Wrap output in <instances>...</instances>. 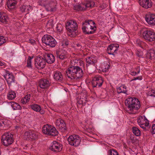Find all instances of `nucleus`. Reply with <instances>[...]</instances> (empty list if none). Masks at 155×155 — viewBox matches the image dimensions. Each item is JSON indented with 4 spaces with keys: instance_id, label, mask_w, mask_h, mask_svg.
I'll use <instances>...</instances> for the list:
<instances>
[{
    "instance_id": "1",
    "label": "nucleus",
    "mask_w": 155,
    "mask_h": 155,
    "mask_svg": "<svg viewBox=\"0 0 155 155\" xmlns=\"http://www.w3.org/2000/svg\"><path fill=\"white\" fill-rule=\"evenodd\" d=\"M66 74L71 79L78 80L81 78L83 73L82 69L78 66H71L66 71Z\"/></svg>"
},
{
    "instance_id": "2",
    "label": "nucleus",
    "mask_w": 155,
    "mask_h": 155,
    "mask_svg": "<svg viewBox=\"0 0 155 155\" xmlns=\"http://www.w3.org/2000/svg\"><path fill=\"white\" fill-rule=\"evenodd\" d=\"M95 23L92 20H86L82 23V30L85 34H92L95 32L96 27L95 25Z\"/></svg>"
},
{
    "instance_id": "3",
    "label": "nucleus",
    "mask_w": 155,
    "mask_h": 155,
    "mask_svg": "<svg viewBox=\"0 0 155 155\" xmlns=\"http://www.w3.org/2000/svg\"><path fill=\"white\" fill-rule=\"evenodd\" d=\"M125 103L128 109L131 111L137 110L140 107V101L135 97H130L127 98L125 101Z\"/></svg>"
},
{
    "instance_id": "4",
    "label": "nucleus",
    "mask_w": 155,
    "mask_h": 155,
    "mask_svg": "<svg viewBox=\"0 0 155 155\" xmlns=\"http://www.w3.org/2000/svg\"><path fill=\"white\" fill-rule=\"evenodd\" d=\"M65 27L68 31L69 32L72 36H73L77 35L78 26L75 21L69 20L66 23Z\"/></svg>"
},
{
    "instance_id": "5",
    "label": "nucleus",
    "mask_w": 155,
    "mask_h": 155,
    "mask_svg": "<svg viewBox=\"0 0 155 155\" xmlns=\"http://www.w3.org/2000/svg\"><path fill=\"white\" fill-rule=\"evenodd\" d=\"M42 41L46 45L53 48L55 46L57 42L55 39L50 35H45L42 38Z\"/></svg>"
},
{
    "instance_id": "6",
    "label": "nucleus",
    "mask_w": 155,
    "mask_h": 155,
    "mask_svg": "<svg viewBox=\"0 0 155 155\" xmlns=\"http://www.w3.org/2000/svg\"><path fill=\"white\" fill-rule=\"evenodd\" d=\"M13 135L10 133H5L2 137L1 140L5 146H7L11 144L13 141Z\"/></svg>"
},
{
    "instance_id": "7",
    "label": "nucleus",
    "mask_w": 155,
    "mask_h": 155,
    "mask_svg": "<svg viewBox=\"0 0 155 155\" xmlns=\"http://www.w3.org/2000/svg\"><path fill=\"white\" fill-rule=\"evenodd\" d=\"M143 38L146 41L152 42L155 40V33L152 30H147L143 33Z\"/></svg>"
},
{
    "instance_id": "8",
    "label": "nucleus",
    "mask_w": 155,
    "mask_h": 155,
    "mask_svg": "<svg viewBox=\"0 0 155 155\" xmlns=\"http://www.w3.org/2000/svg\"><path fill=\"white\" fill-rule=\"evenodd\" d=\"M68 140L69 143L71 145L75 147L78 146L81 142L80 138L78 135H74L69 136Z\"/></svg>"
},
{
    "instance_id": "9",
    "label": "nucleus",
    "mask_w": 155,
    "mask_h": 155,
    "mask_svg": "<svg viewBox=\"0 0 155 155\" xmlns=\"http://www.w3.org/2000/svg\"><path fill=\"white\" fill-rule=\"evenodd\" d=\"M102 78L99 75H96L93 78L91 83L93 87H101L103 83Z\"/></svg>"
},
{
    "instance_id": "10",
    "label": "nucleus",
    "mask_w": 155,
    "mask_h": 155,
    "mask_svg": "<svg viewBox=\"0 0 155 155\" xmlns=\"http://www.w3.org/2000/svg\"><path fill=\"white\" fill-rule=\"evenodd\" d=\"M46 61L44 58L41 57L37 58L35 60V65L38 69L44 68L45 66Z\"/></svg>"
},
{
    "instance_id": "11",
    "label": "nucleus",
    "mask_w": 155,
    "mask_h": 155,
    "mask_svg": "<svg viewBox=\"0 0 155 155\" xmlns=\"http://www.w3.org/2000/svg\"><path fill=\"white\" fill-rule=\"evenodd\" d=\"M145 19L147 23L151 26L155 25V15L148 13L145 15Z\"/></svg>"
},
{
    "instance_id": "12",
    "label": "nucleus",
    "mask_w": 155,
    "mask_h": 155,
    "mask_svg": "<svg viewBox=\"0 0 155 155\" xmlns=\"http://www.w3.org/2000/svg\"><path fill=\"white\" fill-rule=\"evenodd\" d=\"M119 45L117 44H111L109 45L107 48V52L110 54L114 55L117 54L118 50Z\"/></svg>"
},
{
    "instance_id": "13",
    "label": "nucleus",
    "mask_w": 155,
    "mask_h": 155,
    "mask_svg": "<svg viewBox=\"0 0 155 155\" xmlns=\"http://www.w3.org/2000/svg\"><path fill=\"white\" fill-rule=\"evenodd\" d=\"M55 124L57 129L60 130L62 132H65L67 129L66 124L64 120L60 118L57 119Z\"/></svg>"
},
{
    "instance_id": "14",
    "label": "nucleus",
    "mask_w": 155,
    "mask_h": 155,
    "mask_svg": "<svg viewBox=\"0 0 155 155\" xmlns=\"http://www.w3.org/2000/svg\"><path fill=\"white\" fill-rule=\"evenodd\" d=\"M62 148V145L56 141H53L52 145L49 148L51 150L55 152L61 151Z\"/></svg>"
},
{
    "instance_id": "15",
    "label": "nucleus",
    "mask_w": 155,
    "mask_h": 155,
    "mask_svg": "<svg viewBox=\"0 0 155 155\" xmlns=\"http://www.w3.org/2000/svg\"><path fill=\"white\" fill-rule=\"evenodd\" d=\"M11 125L10 121L6 119H0V127L1 129L6 130L9 128Z\"/></svg>"
},
{
    "instance_id": "16",
    "label": "nucleus",
    "mask_w": 155,
    "mask_h": 155,
    "mask_svg": "<svg viewBox=\"0 0 155 155\" xmlns=\"http://www.w3.org/2000/svg\"><path fill=\"white\" fill-rule=\"evenodd\" d=\"M87 62L86 66L87 68L90 65L95 66V64L97 62V60L96 57L91 56L87 57L86 58Z\"/></svg>"
},
{
    "instance_id": "17",
    "label": "nucleus",
    "mask_w": 155,
    "mask_h": 155,
    "mask_svg": "<svg viewBox=\"0 0 155 155\" xmlns=\"http://www.w3.org/2000/svg\"><path fill=\"white\" fill-rule=\"evenodd\" d=\"M140 5L146 9L150 8L152 6L151 0H139Z\"/></svg>"
},
{
    "instance_id": "18",
    "label": "nucleus",
    "mask_w": 155,
    "mask_h": 155,
    "mask_svg": "<svg viewBox=\"0 0 155 155\" xmlns=\"http://www.w3.org/2000/svg\"><path fill=\"white\" fill-rule=\"evenodd\" d=\"M4 78L9 86L12 84L14 83L15 81V77L12 74L7 73Z\"/></svg>"
},
{
    "instance_id": "19",
    "label": "nucleus",
    "mask_w": 155,
    "mask_h": 155,
    "mask_svg": "<svg viewBox=\"0 0 155 155\" xmlns=\"http://www.w3.org/2000/svg\"><path fill=\"white\" fill-rule=\"evenodd\" d=\"M50 85L49 81L46 79H41L39 81L40 87L43 89H46L48 88Z\"/></svg>"
},
{
    "instance_id": "20",
    "label": "nucleus",
    "mask_w": 155,
    "mask_h": 155,
    "mask_svg": "<svg viewBox=\"0 0 155 155\" xmlns=\"http://www.w3.org/2000/svg\"><path fill=\"white\" fill-rule=\"evenodd\" d=\"M54 78L57 81L61 82L63 81V77L61 72L58 71L54 72Z\"/></svg>"
},
{
    "instance_id": "21",
    "label": "nucleus",
    "mask_w": 155,
    "mask_h": 155,
    "mask_svg": "<svg viewBox=\"0 0 155 155\" xmlns=\"http://www.w3.org/2000/svg\"><path fill=\"white\" fill-rule=\"evenodd\" d=\"M56 54L57 57L59 58L62 60L65 59L67 57L66 56L67 52L62 49L57 51Z\"/></svg>"
},
{
    "instance_id": "22",
    "label": "nucleus",
    "mask_w": 155,
    "mask_h": 155,
    "mask_svg": "<svg viewBox=\"0 0 155 155\" xmlns=\"http://www.w3.org/2000/svg\"><path fill=\"white\" fill-rule=\"evenodd\" d=\"M46 62L49 64L53 63L55 61L54 56L51 54H46L44 57Z\"/></svg>"
},
{
    "instance_id": "23",
    "label": "nucleus",
    "mask_w": 155,
    "mask_h": 155,
    "mask_svg": "<svg viewBox=\"0 0 155 155\" xmlns=\"http://www.w3.org/2000/svg\"><path fill=\"white\" fill-rule=\"evenodd\" d=\"M32 6L30 5H23L20 7V10L22 13L26 12L28 13L29 11L32 10Z\"/></svg>"
},
{
    "instance_id": "24",
    "label": "nucleus",
    "mask_w": 155,
    "mask_h": 155,
    "mask_svg": "<svg viewBox=\"0 0 155 155\" xmlns=\"http://www.w3.org/2000/svg\"><path fill=\"white\" fill-rule=\"evenodd\" d=\"M55 5L54 2H51L49 4H47L45 6V8L48 11H54L56 10Z\"/></svg>"
},
{
    "instance_id": "25",
    "label": "nucleus",
    "mask_w": 155,
    "mask_h": 155,
    "mask_svg": "<svg viewBox=\"0 0 155 155\" xmlns=\"http://www.w3.org/2000/svg\"><path fill=\"white\" fill-rule=\"evenodd\" d=\"M49 129L48 135L55 136L58 135V131L55 127L50 125Z\"/></svg>"
},
{
    "instance_id": "26",
    "label": "nucleus",
    "mask_w": 155,
    "mask_h": 155,
    "mask_svg": "<svg viewBox=\"0 0 155 155\" xmlns=\"http://www.w3.org/2000/svg\"><path fill=\"white\" fill-rule=\"evenodd\" d=\"M16 4V1L14 0H9L8 1L7 3V5L8 8L10 9H14Z\"/></svg>"
},
{
    "instance_id": "27",
    "label": "nucleus",
    "mask_w": 155,
    "mask_h": 155,
    "mask_svg": "<svg viewBox=\"0 0 155 155\" xmlns=\"http://www.w3.org/2000/svg\"><path fill=\"white\" fill-rule=\"evenodd\" d=\"M126 89V87L125 86L122 85L120 87L117 88V92L118 94L123 93L126 94L127 92Z\"/></svg>"
},
{
    "instance_id": "28",
    "label": "nucleus",
    "mask_w": 155,
    "mask_h": 155,
    "mask_svg": "<svg viewBox=\"0 0 155 155\" xmlns=\"http://www.w3.org/2000/svg\"><path fill=\"white\" fill-rule=\"evenodd\" d=\"M7 96L8 99L11 100L15 98L16 94L15 91L9 90Z\"/></svg>"
},
{
    "instance_id": "29",
    "label": "nucleus",
    "mask_w": 155,
    "mask_h": 155,
    "mask_svg": "<svg viewBox=\"0 0 155 155\" xmlns=\"http://www.w3.org/2000/svg\"><path fill=\"white\" fill-rule=\"evenodd\" d=\"M73 9L78 11H81L85 10V8L83 6V4L82 5H77L74 6Z\"/></svg>"
},
{
    "instance_id": "30",
    "label": "nucleus",
    "mask_w": 155,
    "mask_h": 155,
    "mask_svg": "<svg viewBox=\"0 0 155 155\" xmlns=\"http://www.w3.org/2000/svg\"><path fill=\"white\" fill-rule=\"evenodd\" d=\"M50 126L46 124L43 126L42 129V132L44 134L48 135Z\"/></svg>"
},
{
    "instance_id": "31",
    "label": "nucleus",
    "mask_w": 155,
    "mask_h": 155,
    "mask_svg": "<svg viewBox=\"0 0 155 155\" xmlns=\"http://www.w3.org/2000/svg\"><path fill=\"white\" fill-rule=\"evenodd\" d=\"M137 121L139 125H143L145 124L146 123H149L148 120L145 117L144 119L142 117L139 118L137 120Z\"/></svg>"
},
{
    "instance_id": "32",
    "label": "nucleus",
    "mask_w": 155,
    "mask_h": 155,
    "mask_svg": "<svg viewBox=\"0 0 155 155\" xmlns=\"http://www.w3.org/2000/svg\"><path fill=\"white\" fill-rule=\"evenodd\" d=\"M8 18L6 16L0 12V21L2 23L6 24L8 22Z\"/></svg>"
},
{
    "instance_id": "33",
    "label": "nucleus",
    "mask_w": 155,
    "mask_h": 155,
    "mask_svg": "<svg viewBox=\"0 0 155 155\" xmlns=\"http://www.w3.org/2000/svg\"><path fill=\"white\" fill-rule=\"evenodd\" d=\"M11 106L14 110H21V107L20 105L18 103L13 102L12 103Z\"/></svg>"
},
{
    "instance_id": "34",
    "label": "nucleus",
    "mask_w": 155,
    "mask_h": 155,
    "mask_svg": "<svg viewBox=\"0 0 155 155\" xmlns=\"http://www.w3.org/2000/svg\"><path fill=\"white\" fill-rule=\"evenodd\" d=\"M83 4L85 10L87 8L93 7L94 5V3L93 1L88 2Z\"/></svg>"
},
{
    "instance_id": "35",
    "label": "nucleus",
    "mask_w": 155,
    "mask_h": 155,
    "mask_svg": "<svg viewBox=\"0 0 155 155\" xmlns=\"http://www.w3.org/2000/svg\"><path fill=\"white\" fill-rule=\"evenodd\" d=\"M132 129L133 133L135 136H139L140 135V131L137 128L133 127H132Z\"/></svg>"
},
{
    "instance_id": "36",
    "label": "nucleus",
    "mask_w": 155,
    "mask_h": 155,
    "mask_svg": "<svg viewBox=\"0 0 155 155\" xmlns=\"http://www.w3.org/2000/svg\"><path fill=\"white\" fill-rule=\"evenodd\" d=\"M31 95L30 94H28L25 96L24 98L21 99V102L23 104H25L27 102L29 101L30 99Z\"/></svg>"
},
{
    "instance_id": "37",
    "label": "nucleus",
    "mask_w": 155,
    "mask_h": 155,
    "mask_svg": "<svg viewBox=\"0 0 155 155\" xmlns=\"http://www.w3.org/2000/svg\"><path fill=\"white\" fill-rule=\"evenodd\" d=\"M63 25L59 24L57 25L56 27V30L57 33H60L63 31Z\"/></svg>"
},
{
    "instance_id": "38",
    "label": "nucleus",
    "mask_w": 155,
    "mask_h": 155,
    "mask_svg": "<svg viewBox=\"0 0 155 155\" xmlns=\"http://www.w3.org/2000/svg\"><path fill=\"white\" fill-rule=\"evenodd\" d=\"M30 138L32 140H35L38 137V133L34 131L30 130Z\"/></svg>"
},
{
    "instance_id": "39",
    "label": "nucleus",
    "mask_w": 155,
    "mask_h": 155,
    "mask_svg": "<svg viewBox=\"0 0 155 155\" xmlns=\"http://www.w3.org/2000/svg\"><path fill=\"white\" fill-rule=\"evenodd\" d=\"M31 107L33 110L37 112H38L41 109V106L36 104L31 105Z\"/></svg>"
},
{
    "instance_id": "40",
    "label": "nucleus",
    "mask_w": 155,
    "mask_h": 155,
    "mask_svg": "<svg viewBox=\"0 0 155 155\" xmlns=\"http://www.w3.org/2000/svg\"><path fill=\"white\" fill-rule=\"evenodd\" d=\"M24 138L26 140H29L30 138V130L25 132L24 135Z\"/></svg>"
},
{
    "instance_id": "41",
    "label": "nucleus",
    "mask_w": 155,
    "mask_h": 155,
    "mask_svg": "<svg viewBox=\"0 0 155 155\" xmlns=\"http://www.w3.org/2000/svg\"><path fill=\"white\" fill-rule=\"evenodd\" d=\"M33 58V57H31L29 56L28 58L27 66L29 68H31V60Z\"/></svg>"
},
{
    "instance_id": "42",
    "label": "nucleus",
    "mask_w": 155,
    "mask_h": 155,
    "mask_svg": "<svg viewBox=\"0 0 155 155\" xmlns=\"http://www.w3.org/2000/svg\"><path fill=\"white\" fill-rule=\"evenodd\" d=\"M149 123H146L143 125H140V127L145 130H148L149 129Z\"/></svg>"
},
{
    "instance_id": "43",
    "label": "nucleus",
    "mask_w": 155,
    "mask_h": 155,
    "mask_svg": "<svg viewBox=\"0 0 155 155\" xmlns=\"http://www.w3.org/2000/svg\"><path fill=\"white\" fill-rule=\"evenodd\" d=\"M136 70L137 71H131L130 74L133 76H135L137 74L139 73L140 72V69L138 68H136Z\"/></svg>"
},
{
    "instance_id": "44",
    "label": "nucleus",
    "mask_w": 155,
    "mask_h": 155,
    "mask_svg": "<svg viewBox=\"0 0 155 155\" xmlns=\"http://www.w3.org/2000/svg\"><path fill=\"white\" fill-rule=\"evenodd\" d=\"M147 95L150 96L155 97V90L149 91L147 93Z\"/></svg>"
},
{
    "instance_id": "45",
    "label": "nucleus",
    "mask_w": 155,
    "mask_h": 155,
    "mask_svg": "<svg viewBox=\"0 0 155 155\" xmlns=\"http://www.w3.org/2000/svg\"><path fill=\"white\" fill-rule=\"evenodd\" d=\"M136 44L140 47H142V45L144 44L143 42L139 39H137L136 41Z\"/></svg>"
},
{
    "instance_id": "46",
    "label": "nucleus",
    "mask_w": 155,
    "mask_h": 155,
    "mask_svg": "<svg viewBox=\"0 0 155 155\" xmlns=\"http://www.w3.org/2000/svg\"><path fill=\"white\" fill-rule=\"evenodd\" d=\"M5 38L3 36H0V46L5 42Z\"/></svg>"
},
{
    "instance_id": "47",
    "label": "nucleus",
    "mask_w": 155,
    "mask_h": 155,
    "mask_svg": "<svg viewBox=\"0 0 155 155\" xmlns=\"http://www.w3.org/2000/svg\"><path fill=\"white\" fill-rule=\"evenodd\" d=\"M109 155H118L117 152L114 150L109 151Z\"/></svg>"
},
{
    "instance_id": "48",
    "label": "nucleus",
    "mask_w": 155,
    "mask_h": 155,
    "mask_svg": "<svg viewBox=\"0 0 155 155\" xmlns=\"http://www.w3.org/2000/svg\"><path fill=\"white\" fill-rule=\"evenodd\" d=\"M149 55V56H150V58L151 59L154 58H155V52L153 51L152 52H150Z\"/></svg>"
},
{
    "instance_id": "49",
    "label": "nucleus",
    "mask_w": 155,
    "mask_h": 155,
    "mask_svg": "<svg viewBox=\"0 0 155 155\" xmlns=\"http://www.w3.org/2000/svg\"><path fill=\"white\" fill-rule=\"evenodd\" d=\"M62 43V45L63 46H67L69 45L68 40L67 39L64 40L63 41Z\"/></svg>"
},
{
    "instance_id": "50",
    "label": "nucleus",
    "mask_w": 155,
    "mask_h": 155,
    "mask_svg": "<svg viewBox=\"0 0 155 155\" xmlns=\"http://www.w3.org/2000/svg\"><path fill=\"white\" fill-rule=\"evenodd\" d=\"M80 100H81V102H82L83 105V106L85 105L87 101L86 98L85 97H84L83 98H81Z\"/></svg>"
},
{
    "instance_id": "51",
    "label": "nucleus",
    "mask_w": 155,
    "mask_h": 155,
    "mask_svg": "<svg viewBox=\"0 0 155 155\" xmlns=\"http://www.w3.org/2000/svg\"><path fill=\"white\" fill-rule=\"evenodd\" d=\"M142 79V78L141 76L137 77H134L131 80V81H136L137 80H141Z\"/></svg>"
},
{
    "instance_id": "52",
    "label": "nucleus",
    "mask_w": 155,
    "mask_h": 155,
    "mask_svg": "<svg viewBox=\"0 0 155 155\" xmlns=\"http://www.w3.org/2000/svg\"><path fill=\"white\" fill-rule=\"evenodd\" d=\"M77 105L78 107H81L83 105L82 102H81V100L79 99L77 102Z\"/></svg>"
},
{
    "instance_id": "53",
    "label": "nucleus",
    "mask_w": 155,
    "mask_h": 155,
    "mask_svg": "<svg viewBox=\"0 0 155 155\" xmlns=\"http://www.w3.org/2000/svg\"><path fill=\"white\" fill-rule=\"evenodd\" d=\"M152 130L151 131V133L153 134H155V124H153L152 127Z\"/></svg>"
},
{
    "instance_id": "54",
    "label": "nucleus",
    "mask_w": 155,
    "mask_h": 155,
    "mask_svg": "<svg viewBox=\"0 0 155 155\" xmlns=\"http://www.w3.org/2000/svg\"><path fill=\"white\" fill-rule=\"evenodd\" d=\"M3 84L1 81H0V91H2L3 89Z\"/></svg>"
},
{
    "instance_id": "55",
    "label": "nucleus",
    "mask_w": 155,
    "mask_h": 155,
    "mask_svg": "<svg viewBox=\"0 0 155 155\" xmlns=\"http://www.w3.org/2000/svg\"><path fill=\"white\" fill-rule=\"evenodd\" d=\"M29 42L32 45H34L35 43V41L33 39H29Z\"/></svg>"
},
{
    "instance_id": "56",
    "label": "nucleus",
    "mask_w": 155,
    "mask_h": 155,
    "mask_svg": "<svg viewBox=\"0 0 155 155\" xmlns=\"http://www.w3.org/2000/svg\"><path fill=\"white\" fill-rule=\"evenodd\" d=\"M38 112H39L40 114H43L45 113V111L43 109H40V110H39Z\"/></svg>"
},
{
    "instance_id": "57",
    "label": "nucleus",
    "mask_w": 155,
    "mask_h": 155,
    "mask_svg": "<svg viewBox=\"0 0 155 155\" xmlns=\"http://www.w3.org/2000/svg\"><path fill=\"white\" fill-rule=\"evenodd\" d=\"M107 5L105 4H103L100 6L101 8L102 9H104L107 7Z\"/></svg>"
},
{
    "instance_id": "58",
    "label": "nucleus",
    "mask_w": 155,
    "mask_h": 155,
    "mask_svg": "<svg viewBox=\"0 0 155 155\" xmlns=\"http://www.w3.org/2000/svg\"><path fill=\"white\" fill-rule=\"evenodd\" d=\"M76 45L78 47V49H80L82 47V45L80 44H79V43L77 44H76Z\"/></svg>"
},
{
    "instance_id": "59",
    "label": "nucleus",
    "mask_w": 155,
    "mask_h": 155,
    "mask_svg": "<svg viewBox=\"0 0 155 155\" xmlns=\"http://www.w3.org/2000/svg\"><path fill=\"white\" fill-rule=\"evenodd\" d=\"M4 0H0V8L2 7Z\"/></svg>"
},
{
    "instance_id": "60",
    "label": "nucleus",
    "mask_w": 155,
    "mask_h": 155,
    "mask_svg": "<svg viewBox=\"0 0 155 155\" xmlns=\"http://www.w3.org/2000/svg\"><path fill=\"white\" fill-rule=\"evenodd\" d=\"M4 65V63L0 61V66H2Z\"/></svg>"
},
{
    "instance_id": "61",
    "label": "nucleus",
    "mask_w": 155,
    "mask_h": 155,
    "mask_svg": "<svg viewBox=\"0 0 155 155\" xmlns=\"http://www.w3.org/2000/svg\"><path fill=\"white\" fill-rule=\"evenodd\" d=\"M110 67V66L109 65H108V66L107 67V69L109 68Z\"/></svg>"
},
{
    "instance_id": "62",
    "label": "nucleus",
    "mask_w": 155,
    "mask_h": 155,
    "mask_svg": "<svg viewBox=\"0 0 155 155\" xmlns=\"http://www.w3.org/2000/svg\"><path fill=\"white\" fill-rule=\"evenodd\" d=\"M138 56H140V55H138Z\"/></svg>"
}]
</instances>
